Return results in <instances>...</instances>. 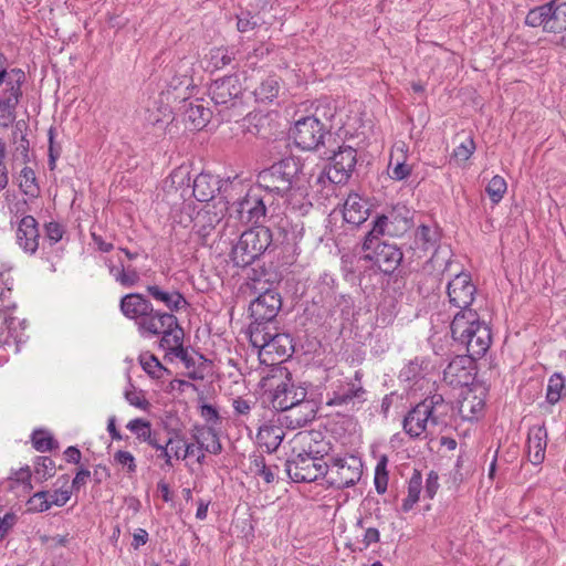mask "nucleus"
Segmentation results:
<instances>
[{
    "instance_id": "f257e3e1",
    "label": "nucleus",
    "mask_w": 566,
    "mask_h": 566,
    "mask_svg": "<svg viewBox=\"0 0 566 566\" xmlns=\"http://www.w3.org/2000/svg\"><path fill=\"white\" fill-rule=\"evenodd\" d=\"M450 329L452 339L475 358L483 357L491 346V328L480 318L476 311H459L451 322Z\"/></svg>"
},
{
    "instance_id": "f03ea898",
    "label": "nucleus",
    "mask_w": 566,
    "mask_h": 566,
    "mask_svg": "<svg viewBox=\"0 0 566 566\" xmlns=\"http://www.w3.org/2000/svg\"><path fill=\"white\" fill-rule=\"evenodd\" d=\"M119 308L126 318L135 322L143 337H146L147 333H156L163 324L172 322L167 312L155 310L151 302L140 293L124 295Z\"/></svg>"
},
{
    "instance_id": "7ed1b4c3",
    "label": "nucleus",
    "mask_w": 566,
    "mask_h": 566,
    "mask_svg": "<svg viewBox=\"0 0 566 566\" xmlns=\"http://www.w3.org/2000/svg\"><path fill=\"white\" fill-rule=\"evenodd\" d=\"M300 171V161L296 158L286 157L260 171L256 176L255 186L258 189L265 191L266 197L284 198L292 190Z\"/></svg>"
},
{
    "instance_id": "20e7f679",
    "label": "nucleus",
    "mask_w": 566,
    "mask_h": 566,
    "mask_svg": "<svg viewBox=\"0 0 566 566\" xmlns=\"http://www.w3.org/2000/svg\"><path fill=\"white\" fill-rule=\"evenodd\" d=\"M266 276L264 269H251L248 273V279L252 281V289L260 292L259 296L250 303L249 311L252 317L249 332L259 324L262 326H270L269 324L277 316L282 307V298L280 293L275 290L264 286H258L262 283V279Z\"/></svg>"
},
{
    "instance_id": "39448f33",
    "label": "nucleus",
    "mask_w": 566,
    "mask_h": 566,
    "mask_svg": "<svg viewBox=\"0 0 566 566\" xmlns=\"http://www.w3.org/2000/svg\"><path fill=\"white\" fill-rule=\"evenodd\" d=\"M273 233L268 227L256 226L245 230L231 250L235 266L245 268L258 260L272 244Z\"/></svg>"
},
{
    "instance_id": "423d86ee",
    "label": "nucleus",
    "mask_w": 566,
    "mask_h": 566,
    "mask_svg": "<svg viewBox=\"0 0 566 566\" xmlns=\"http://www.w3.org/2000/svg\"><path fill=\"white\" fill-rule=\"evenodd\" d=\"M24 81L21 69L0 70V127L7 128L15 122Z\"/></svg>"
},
{
    "instance_id": "0eeeda50",
    "label": "nucleus",
    "mask_w": 566,
    "mask_h": 566,
    "mask_svg": "<svg viewBox=\"0 0 566 566\" xmlns=\"http://www.w3.org/2000/svg\"><path fill=\"white\" fill-rule=\"evenodd\" d=\"M326 461L318 451H303L293 454L286 460L285 471L289 478L296 483H310L324 479Z\"/></svg>"
},
{
    "instance_id": "6e6552de",
    "label": "nucleus",
    "mask_w": 566,
    "mask_h": 566,
    "mask_svg": "<svg viewBox=\"0 0 566 566\" xmlns=\"http://www.w3.org/2000/svg\"><path fill=\"white\" fill-rule=\"evenodd\" d=\"M363 463L359 458H332L325 464L324 479L329 486L345 489L355 485L361 478Z\"/></svg>"
},
{
    "instance_id": "1a4fd4ad",
    "label": "nucleus",
    "mask_w": 566,
    "mask_h": 566,
    "mask_svg": "<svg viewBox=\"0 0 566 566\" xmlns=\"http://www.w3.org/2000/svg\"><path fill=\"white\" fill-rule=\"evenodd\" d=\"M250 342L253 347L266 354L275 353L279 357L291 356L294 352L293 339L289 334L279 333L275 327L256 324L250 331Z\"/></svg>"
},
{
    "instance_id": "9d476101",
    "label": "nucleus",
    "mask_w": 566,
    "mask_h": 566,
    "mask_svg": "<svg viewBox=\"0 0 566 566\" xmlns=\"http://www.w3.org/2000/svg\"><path fill=\"white\" fill-rule=\"evenodd\" d=\"M279 378L280 381L274 386L271 402L275 410L283 412L292 407L300 399L307 396V387L293 379L292 374L286 368H280L272 379Z\"/></svg>"
},
{
    "instance_id": "9b49d317",
    "label": "nucleus",
    "mask_w": 566,
    "mask_h": 566,
    "mask_svg": "<svg viewBox=\"0 0 566 566\" xmlns=\"http://www.w3.org/2000/svg\"><path fill=\"white\" fill-rule=\"evenodd\" d=\"M361 376L360 371H356L354 379L339 382L327 394L326 405L343 408L345 411L355 410L358 405L366 400V390L361 385Z\"/></svg>"
},
{
    "instance_id": "f8f14e48",
    "label": "nucleus",
    "mask_w": 566,
    "mask_h": 566,
    "mask_svg": "<svg viewBox=\"0 0 566 566\" xmlns=\"http://www.w3.org/2000/svg\"><path fill=\"white\" fill-rule=\"evenodd\" d=\"M208 93L216 106L229 109L241 104L243 87L239 76L232 74L214 80Z\"/></svg>"
},
{
    "instance_id": "ddd939ff",
    "label": "nucleus",
    "mask_w": 566,
    "mask_h": 566,
    "mask_svg": "<svg viewBox=\"0 0 566 566\" xmlns=\"http://www.w3.org/2000/svg\"><path fill=\"white\" fill-rule=\"evenodd\" d=\"M326 129L325 123L307 116L296 120L292 136L297 147L303 150H313L323 143Z\"/></svg>"
},
{
    "instance_id": "4468645a",
    "label": "nucleus",
    "mask_w": 566,
    "mask_h": 566,
    "mask_svg": "<svg viewBox=\"0 0 566 566\" xmlns=\"http://www.w3.org/2000/svg\"><path fill=\"white\" fill-rule=\"evenodd\" d=\"M422 413L430 426V434L441 432L451 420L452 405L440 394H434L419 402Z\"/></svg>"
},
{
    "instance_id": "2eb2a0df",
    "label": "nucleus",
    "mask_w": 566,
    "mask_h": 566,
    "mask_svg": "<svg viewBox=\"0 0 566 566\" xmlns=\"http://www.w3.org/2000/svg\"><path fill=\"white\" fill-rule=\"evenodd\" d=\"M396 221L401 223L399 230L406 231L409 228L408 218H401L398 220V217L395 212H390L389 214H379L373 221V228L367 232L363 242V250L366 252L376 245L382 243L380 240L384 235H396L398 231V227L395 226Z\"/></svg>"
},
{
    "instance_id": "dca6fc26",
    "label": "nucleus",
    "mask_w": 566,
    "mask_h": 566,
    "mask_svg": "<svg viewBox=\"0 0 566 566\" xmlns=\"http://www.w3.org/2000/svg\"><path fill=\"white\" fill-rule=\"evenodd\" d=\"M476 293L471 275L465 272L457 274L447 285L449 303L460 311H473L470 308Z\"/></svg>"
},
{
    "instance_id": "f3484780",
    "label": "nucleus",
    "mask_w": 566,
    "mask_h": 566,
    "mask_svg": "<svg viewBox=\"0 0 566 566\" xmlns=\"http://www.w3.org/2000/svg\"><path fill=\"white\" fill-rule=\"evenodd\" d=\"M475 356L459 355L454 357L443 370V380L452 387H464L474 380Z\"/></svg>"
},
{
    "instance_id": "a211bd4d",
    "label": "nucleus",
    "mask_w": 566,
    "mask_h": 566,
    "mask_svg": "<svg viewBox=\"0 0 566 566\" xmlns=\"http://www.w3.org/2000/svg\"><path fill=\"white\" fill-rule=\"evenodd\" d=\"M318 411V405L314 399H300L292 407L283 411L279 419L281 424L289 429H298L310 424L315 420Z\"/></svg>"
},
{
    "instance_id": "6ab92c4d",
    "label": "nucleus",
    "mask_w": 566,
    "mask_h": 566,
    "mask_svg": "<svg viewBox=\"0 0 566 566\" xmlns=\"http://www.w3.org/2000/svg\"><path fill=\"white\" fill-rule=\"evenodd\" d=\"M356 163V150L353 147H339L338 151L334 153L332 163L326 171L328 180L337 185L347 182L355 169Z\"/></svg>"
},
{
    "instance_id": "aec40b11",
    "label": "nucleus",
    "mask_w": 566,
    "mask_h": 566,
    "mask_svg": "<svg viewBox=\"0 0 566 566\" xmlns=\"http://www.w3.org/2000/svg\"><path fill=\"white\" fill-rule=\"evenodd\" d=\"M260 191L261 190L254 186L240 201L235 203V211L239 213V217L242 221L258 223L265 217L266 196H261Z\"/></svg>"
},
{
    "instance_id": "412c9836",
    "label": "nucleus",
    "mask_w": 566,
    "mask_h": 566,
    "mask_svg": "<svg viewBox=\"0 0 566 566\" xmlns=\"http://www.w3.org/2000/svg\"><path fill=\"white\" fill-rule=\"evenodd\" d=\"M365 259L373 261L384 273H392L402 261V252L396 244L382 242L366 251Z\"/></svg>"
},
{
    "instance_id": "4be33fe9",
    "label": "nucleus",
    "mask_w": 566,
    "mask_h": 566,
    "mask_svg": "<svg viewBox=\"0 0 566 566\" xmlns=\"http://www.w3.org/2000/svg\"><path fill=\"white\" fill-rule=\"evenodd\" d=\"M15 240L25 253L34 254L39 248V223L33 216H24L18 223Z\"/></svg>"
},
{
    "instance_id": "5701e85b",
    "label": "nucleus",
    "mask_w": 566,
    "mask_h": 566,
    "mask_svg": "<svg viewBox=\"0 0 566 566\" xmlns=\"http://www.w3.org/2000/svg\"><path fill=\"white\" fill-rule=\"evenodd\" d=\"M172 318L171 323H165L156 333H147V336L163 335L160 339V347L174 354L178 348L184 346L185 332L179 325L177 317L174 314L168 313Z\"/></svg>"
},
{
    "instance_id": "b1692460",
    "label": "nucleus",
    "mask_w": 566,
    "mask_h": 566,
    "mask_svg": "<svg viewBox=\"0 0 566 566\" xmlns=\"http://www.w3.org/2000/svg\"><path fill=\"white\" fill-rule=\"evenodd\" d=\"M146 292L153 300L163 303L170 314L185 310L189 306L188 301L177 290L165 291L159 285H147Z\"/></svg>"
},
{
    "instance_id": "393cba45",
    "label": "nucleus",
    "mask_w": 566,
    "mask_h": 566,
    "mask_svg": "<svg viewBox=\"0 0 566 566\" xmlns=\"http://www.w3.org/2000/svg\"><path fill=\"white\" fill-rule=\"evenodd\" d=\"M369 216V207L366 199L358 193H349L344 202L343 218L347 223L360 226Z\"/></svg>"
},
{
    "instance_id": "a878e982",
    "label": "nucleus",
    "mask_w": 566,
    "mask_h": 566,
    "mask_svg": "<svg viewBox=\"0 0 566 566\" xmlns=\"http://www.w3.org/2000/svg\"><path fill=\"white\" fill-rule=\"evenodd\" d=\"M547 431L544 426H533L527 434V453L530 461L538 465L545 459Z\"/></svg>"
},
{
    "instance_id": "bb28decb",
    "label": "nucleus",
    "mask_w": 566,
    "mask_h": 566,
    "mask_svg": "<svg viewBox=\"0 0 566 566\" xmlns=\"http://www.w3.org/2000/svg\"><path fill=\"white\" fill-rule=\"evenodd\" d=\"M221 179L210 174H199L192 181V195L198 201L208 202L220 191Z\"/></svg>"
},
{
    "instance_id": "cd10ccee",
    "label": "nucleus",
    "mask_w": 566,
    "mask_h": 566,
    "mask_svg": "<svg viewBox=\"0 0 566 566\" xmlns=\"http://www.w3.org/2000/svg\"><path fill=\"white\" fill-rule=\"evenodd\" d=\"M402 429L412 439L419 438L424 433L430 434V426L419 403L405 416Z\"/></svg>"
},
{
    "instance_id": "c85d7f7f",
    "label": "nucleus",
    "mask_w": 566,
    "mask_h": 566,
    "mask_svg": "<svg viewBox=\"0 0 566 566\" xmlns=\"http://www.w3.org/2000/svg\"><path fill=\"white\" fill-rule=\"evenodd\" d=\"M184 103L185 120L190 123L192 129H202L210 120L211 111L200 99Z\"/></svg>"
},
{
    "instance_id": "c756f323",
    "label": "nucleus",
    "mask_w": 566,
    "mask_h": 566,
    "mask_svg": "<svg viewBox=\"0 0 566 566\" xmlns=\"http://www.w3.org/2000/svg\"><path fill=\"white\" fill-rule=\"evenodd\" d=\"M284 436L281 426L269 422L259 427L256 440L268 452H274L282 443Z\"/></svg>"
},
{
    "instance_id": "7c9ffc66",
    "label": "nucleus",
    "mask_w": 566,
    "mask_h": 566,
    "mask_svg": "<svg viewBox=\"0 0 566 566\" xmlns=\"http://www.w3.org/2000/svg\"><path fill=\"white\" fill-rule=\"evenodd\" d=\"M440 241V232L437 227L421 224L415 232V244L424 253L434 252Z\"/></svg>"
},
{
    "instance_id": "2f4dec72",
    "label": "nucleus",
    "mask_w": 566,
    "mask_h": 566,
    "mask_svg": "<svg viewBox=\"0 0 566 566\" xmlns=\"http://www.w3.org/2000/svg\"><path fill=\"white\" fill-rule=\"evenodd\" d=\"M107 266L109 274L122 286L133 287L140 281L138 271L132 265H124L122 261L119 265L109 263Z\"/></svg>"
},
{
    "instance_id": "473e14b6",
    "label": "nucleus",
    "mask_w": 566,
    "mask_h": 566,
    "mask_svg": "<svg viewBox=\"0 0 566 566\" xmlns=\"http://www.w3.org/2000/svg\"><path fill=\"white\" fill-rule=\"evenodd\" d=\"M190 87L193 88V80L191 75L188 74V71L185 70V72L180 75H175L168 83V90L166 92L167 98L169 99L170 96H172L174 99H179L180 102H187L188 95L186 94H177L178 91L184 88L185 91H188Z\"/></svg>"
},
{
    "instance_id": "72a5a7b5",
    "label": "nucleus",
    "mask_w": 566,
    "mask_h": 566,
    "mask_svg": "<svg viewBox=\"0 0 566 566\" xmlns=\"http://www.w3.org/2000/svg\"><path fill=\"white\" fill-rule=\"evenodd\" d=\"M234 57V51L229 48H213L207 55L208 67L212 71L222 70L223 67L230 65Z\"/></svg>"
},
{
    "instance_id": "f704fd0d",
    "label": "nucleus",
    "mask_w": 566,
    "mask_h": 566,
    "mask_svg": "<svg viewBox=\"0 0 566 566\" xmlns=\"http://www.w3.org/2000/svg\"><path fill=\"white\" fill-rule=\"evenodd\" d=\"M548 25L545 24L546 32H565L562 36V42L566 44V3H560L554 7L552 2V14H549Z\"/></svg>"
},
{
    "instance_id": "c9c22d12",
    "label": "nucleus",
    "mask_w": 566,
    "mask_h": 566,
    "mask_svg": "<svg viewBox=\"0 0 566 566\" xmlns=\"http://www.w3.org/2000/svg\"><path fill=\"white\" fill-rule=\"evenodd\" d=\"M281 90L280 81L276 76H268L254 90V96L258 102L268 103L277 97Z\"/></svg>"
},
{
    "instance_id": "e433bc0d",
    "label": "nucleus",
    "mask_w": 566,
    "mask_h": 566,
    "mask_svg": "<svg viewBox=\"0 0 566 566\" xmlns=\"http://www.w3.org/2000/svg\"><path fill=\"white\" fill-rule=\"evenodd\" d=\"M421 490L422 476L419 471L415 470L408 482L407 497L402 501L401 504V510L403 512H409L415 506V504L419 501Z\"/></svg>"
},
{
    "instance_id": "4c0bfd02",
    "label": "nucleus",
    "mask_w": 566,
    "mask_h": 566,
    "mask_svg": "<svg viewBox=\"0 0 566 566\" xmlns=\"http://www.w3.org/2000/svg\"><path fill=\"white\" fill-rule=\"evenodd\" d=\"M301 231H296V227L291 224L289 220L281 219L277 227V238L276 241L281 240V244H285L287 247L293 248V251H296V245L298 240L301 239Z\"/></svg>"
},
{
    "instance_id": "58836bf2",
    "label": "nucleus",
    "mask_w": 566,
    "mask_h": 566,
    "mask_svg": "<svg viewBox=\"0 0 566 566\" xmlns=\"http://www.w3.org/2000/svg\"><path fill=\"white\" fill-rule=\"evenodd\" d=\"M552 14V2L536 7L528 11L525 18V24L532 28L542 27L545 31V24L548 25Z\"/></svg>"
},
{
    "instance_id": "ea45409f",
    "label": "nucleus",
    "mask_w": 566,
    "mask_h": 566,
    "mask_svg": "<svg viewBox=\"0 0 566 566\" xmlns=\"http://www.w3.org/2000/svg\"><path fill=\"white\" fill-rule=\"evenodd\" d=\"M249 470L254 475L261 476L268 484L275 480L273 469L266 465L265 459L262 454H252L250 457Z\"/></svg>"
},
{
    "instance_id": "a19ab883",
    "label": "nucleus",
    "mask_w": 566,
    "mask_h": 566,
    "mask_svg": "<svg viewBox=\"0 0 566 566\" xmlns=\"http://www.w3.org/2000/svg\"><path fill=\"white\" fill-rule=\"evenodd\" d=\"M483 401L478 399L476 396L465 397L460 402L459 411L462 418L467 420L476 419L483 409Z\"/></svg>"
},
{
    "instance_id": "79ce46f5",
    "label": "nucleus",
    "mask_w": 566,
    "mask_h": 566,
    "mask_svg": "<svg viewBox=\"0 0 566 566\" xmlns=\"http://www.w3.org/2000/svg\"><path fill=\"white\" fill-rule=\"evenodd\" d=\"M143 369L153 378H161L164 373H168L158 358L151 354H143L139 358Z\"/></svg>"
},
{
    "instance_id": "37998d69",
    "label": "nucleus",
    "mask_w": 566,
    "mask_h": 566,
    "mask_svg": "<svg viewBox=\"0 0 566 566\" xmlns=\"http://www.w3.org/2000/svg\"><path fill=\"white\" fill-rule=\"evenodd\" d=\"M506 190L507 184L505 179L499 175L493 176L485 188V192L488 193V196L490 197L491 201L494 205L499 203L502 200Z\"/></svg>"
},
{
    "instance_id": "c03bdc74",
    "label": "nucleus",
    "mask_w": 566,
    "mask_h": 566,
    "mask_svg": "<svg viewBox=\"0 0 566 566\" xmlns=\"http://www.w3.org/2000/svg\"><path fill=\"white\" fill-rule=\"evenodd\" d=\"M565 388V379L558 373L551 376L547 385L546 399L551 405H555L562 398Z\"/></svg>"
},
{
    "instance_id": "a18cd8bd",
    "label": "nucleus",
    "mask_w": 566,
    "mask_h": 566,
    "mask_svg": "<svg viewBox=\"0 0 566 566\" xmlns=\"http://www.w3.org/2000/svg\"><path fill=\"white\" fill-rule=\"evenodd\" d=\"M55 473L54 461L49 457H38L34 463V475L39 481H45Z\"/></svg>"
},
{
    "instance_id": "49530a36",
    "label": "nucleus",
    "mask_w": 566,
    "mask_h": 566,
    "mask_svg": "<svg viewBox=\"0 0 566 566\" xmlns=\"http://www.w3.org/2000/svg\"><path fill=\"white\" fill-rule=\"evenodd\" d=\"M201 442L206 441L205 451L211 454H219L222 451V444L219 436L213 428L201 429Z\"/></svg>"
},
{
    "instance_id": "de8ad7c7",
    "label": "nucleus",
    "mask_w": 566,
    "mask_h": 566,
    "mask_svg": "<svg viewBox=\"0 0 566 566\" xmlns=\"http://www.w3.org/2000/svg\"><path fill=\"white\" fill-rule=\"evenodd\" d=\"M193 439L196 441L195 443H187L185 444V452L182 454V459H186L188 457L195 455L196 452H198L197 462L202 465L206 463V454H205V442H201V429H199L195 434Z\"/></svg>"
},
{
    "instance_id": "09e8293b",
    "label": "nucleus",
    "mask_w": 566,
    "mask_h": 566,
    "mask_svg": "<svg viewBox=\"0 0 566 566\" xmlns=\"http://www.w3.org/2000/svg\"><path fill=\"white\" fill-rule=\"evenodd\" d=\"M32 444L35 450L40 452L51 451L53 448L57 447L53 437L44 430H35L32 433Z\"/></svg>"
},
{
    "instance_id": "8fccbe9b",
    "label": "nucleus",
    "mask_w": 566,
    "mask_h": 566,
    "mask_svg": "<svg viewBox=\"0 0 566 566\" xmlns=\"http://www.w3.org/2000/svg\"><path fill=\"white\" fill-rule=\"evenodd\" d=\"M35 174L32 168L24 167L21 170L20 188L23 192L30 197H36L39 193V187L35 182Z\"/></svg>"
},
{
    "instance_id": "3c124183",
    "label": "nucleus",
    "mask_w": 566,
    "mask_h": 566,
    "mask_svg": "<svg viewBox=\"0 0 566 566\" xmlns=\"http://www.w3.org/2000/svg\"><path fill=\"white\" fill-rule=\"evenodd\" d=\"M49 491L35 492L27 502L28 512L42 513L50 510V503L48 502Z\"/></svg>"
},
{
    "instance_id": "603ef678",
    "label": "nucleus",
    "mask_w": 566,
    "mask_h": 566,
    "mask_svg": "<svg viewBox=\"0 0 566 566\" xmlns=\"http://www.w3.org/2000/svg\"><path fill=\"white\" fill-rule=\"evenodd\" d=\"M126 428L136 434L137 439L139 441L149 440V433L151 432V426L148 420H145L143 418H136L130 420Z\"/></svg>"
},
{
    "instance_id": "864d4df0",
    "label": "nucleus",
    "mask_w": 566,
    "mask_h": 566,
    "mask_svg": "<svg viewBox=\"0 0 566 566\" xmlns=\"http://www.w3.org/2000/svg\"><path fill=\"white\" fill-rule=\"evenodd\" d=\"M166 184H169L170 187L181 188L184 185L189 188L190 185V176L187 167L180 166L171 171L169 177L166 179Z\"/></svg>"
},
{
    "instance_id": "5fc2aeb1",
    "label": "nucleus",
    "mask_w": 566,
    "mask_h": 566,
    "mask_svg": "<svg viewBox=\"0 0 566 566\" xmlns=\"http://www.w3.org/2000/svg\"><path fill=\"white\" fill-rule=\"evenodd\" d=\"M474 150V140L473 138L468 137L464 142H462L459 146H457L453 149L452 157L459 163H464L472 156Z\"/></svg>"
},
{
    "instance_id": "6e6d98bb",
    "label": "nucleus",
    "mask_w": 566,
    "mask_h": 566,
    "mask_svg": "<svg viewBox=\"0 0 566 566\" xmlns=\"http://www.w3.org/2000/svg\"><path fill=\"white\" fill-rule=\"evenodd\" d=\"M336 115V107L331 102H319V104L315 108L314 115L311 117H316L319 123L331 122Z\"/></svg>"
},
{
    "instance_id": "4d7b16f0",
    "label": "nucleus",
    "mask_w": 566,
    "mask_h": 566,
    "mask_svg": "<svg viewBox=\"0 0 566 566\" xmlns=\"http://www.w3.org/2000/svg\"><path fill=\"white\" fill-rule=\"evenodd\" d=\"M14 323H15V318H13V317L4 318L7 333H6V335L3 332L0 334V347L14 346L15 350H18V343L20 340H18V337L12 334V331L14 329V327H13Z\"/></svg>"
},
{
    "instance_id": "13d9d810",
    "label": "nucleus",
    "mask_w": 566,
    "mask_h": 566,
    "mask_svg": "<svg viewBox=\"0 0 566 566\" xmlns=\"http://www.w3.org/2000/svg\"><path fill=\"white\" fill-rule=\"evenodd\" d=\"M114 461L123 468H126L129 474L135 473L137 470L135 458L129 451L119 450L115 452Z\"/></svg>"
},
{
    "instance_id": "bf43d9fd",
    "label": "nucleus",
    "mask_w": 566,
    "mask_h": 566,
    "mask_svg": "<svg viewBox=\"0 0 566 566\" xmlns=\"http://www.w3.org/2000/svg\"><path fill=\"white\" fill-rule=\"evenodd\" d=\"M388 169L389 177L396 181L403 180L411 174V167L403 161L395 165L390 161Z\"/></svg>"
},
{
    "instance_id": "052dcab7",
    "label": "nucleus",
    "mask_w": 566,
    "mask_h": 566,
    "mask_svg": "<svg viewBox=\"0 0 566 566\" xmlns=\"http://www.w3.org/2000/svg\"><path fill=\"white\" fill-rule=\"evenodd\" d=\"M64 234V228L62 224L55 221H51L45 224V239L51 245L57 243Z\"/></svg>"
},
{
    "instance_id": "680f3d73",
    "label": "nucleus",
    "mask_w": 566,
    "mask_h": 566,
    "mask_svg": "<svg viewBox=\"0 0 566 566\" xmlns=\"http://www.w3.org/2000/svg\"><path fill=\"white\" fill-rule=\"evenodd\" d=\"M422 368L417 360L409 361L399 374V378L403 381H412L421 375Z\"/></svg>"
},
{
    "instance_id": "e2e57ef3",
    "label": "nucleus",
    "mask_w": 566,
    "mask_h": 566,
    "mask_svg": "<svg viewBox=\"0 0 566 566\" xmlns=\"http://www.w3.org/2000/svg\"><path fill=\"white\" fill-rule=\"evenodd\" d=\"M259 24V19L251 15L250 12H242L238 15L237 28L240 32H248L253 30Z\"/></svg>"
},
{
    "instance_id": "0e129e2a",
    "label": "nucleus",
    "mask_w": 566,
    "mask_h": 566,
    "mask_svg": "<svg viewBox=\"0 0 566 566\" xmlns=\"http://www.w3.org/2000/svg\"><path fill=\"white\" fill-rule=\"evenodd\" d=\"M70 497H71V491H69V490L59 489V490H54L52 493L49 492L48 502L50 503V509L53 505H56V506L65 505L69 502Z\"/></svg>"
},
{
    "instance_id": "69168bd1",
    "label": "nucleus",
    "mask_w": 566,
    "mask_h": 566,
    "mask_svg": "<svg viewBox=\"0 0 566 566\" xmlns=\"http://www.w3.org/2000/svg\"><path fill=\"white\" fill-rule=\"evenodd\" d=\"M199 222H203L200 229L198 230L199 235L207 237L210 234V231L214 228L213 218L209 212H198L196 218V226Z\"/></svg>"
},
{
    "instance_id": "338daca9",
    "label": "nucleus",
    "mask_w": 566,
    "mask_h": 566,
    "mask_svg": "<svg viewBox=\"0 0 566 566\" xmlns=\"http://www.w3.org/2000/svg\"><path fill=\"white\" fill-rule=\"evenodd\" d=\"M18 517L14 513L9 512L0 520V542H2L12 527L15 525Z\"/></svg>"
},
{
    "instance_id": "774afa93",
    "label": "nucleus",
    "mask_w": 566,
    "mask_h": 566,
    "mask_svg": "<svg viewBox=\"0 0 566 566\" xmlns=\"http://www.w3.org/2000/svg\"><path fill=\"white\" fill-rule=\"evenodd\" d=\"M125 398L132 406L140 409H146L149 405L144 395L135 389L126 390Z\"/></svg>"
}]
</instances>
